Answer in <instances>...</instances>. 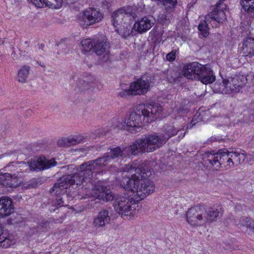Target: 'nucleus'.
Wrapping results in <instances>:
<instances>
[{
  "instance_id": "obj_1",
  "label": "nucleus",
  "mask_w": 254,
  "mask_h": 254,
  "mask_svg": "<svg viewBox=\"0 0 254 254\" xmlns=\"http://www.w3.org/2000/svg\"><path fill=\"white\" fill-rule=\"evenodd\" d=\"M99 158L80 165L77 171L72 174L62 177L55 183L51 193H55V204L59 206L64 205V197L65 190L71 187L73 189L83 188L84 184L90 183L92 180L93 171L103 167Z\"/></svg>"
},
{
  "instance_id": "obj_2",
  "label": "nucleus",
  "mask_w": 254,
  "mask_h": 254,
  "mask_svg": "<svg viewBox=\"0 0 254 254\" xmlns=\"http://www.w3.org/2000/svg\"><path fill=\"white\" fill-rule=\"evenodd\" d=\"M57 164L55 159L48 160L45 157L32 158L27 163L12 162L0 170V183L6 188H16L22 182L23 172L47 169L55 166Z\"/></svg>"
},
{
  "instance_id": "obj_3",
  "label": "nucleus",
  "mask_w": 254,
  "mask_h": 254,
  "mask_svg": "<svg viewBox=\"0 0 254 254\" xmlns=\"http://www.w3.org/2000/svg\"><path fill=\"white\" fill-rule=\"evenodd\" d=\"M149 171L148 162L142 163L137 167L133 164L126 165L124 168V171L131 174V177L124 178L121 182V186L129 193H131L133 197L143 199L155 190L153 182L143 179L148 176Z\"/></svg>"
},
{
  "instance_id": "obj_4",
  "label": "nucleus",
  "mask_w": 254,
  "mask_h": 254,
  "mask_svg": "<svg viewBox=\"0 0 254 254\" xmlns=\"http://www.w3.org/2000/svg\"><path fill=\"white\" fill-rule=\"evenodd\" d=\"M166 142L160 134L154 133L137 140L131 145L123 148L118 146L110 148L104 155L99 157L104 166L112 160L126 157L130 155H137L139 153L151 152L160 148Z\"/></svg>"
},
{
  "instance_id": "obj_5",
  "label": "nucleus",
  "mask_w": 254,
  "mask_h": 254,
  "mask_svg": "<svg viewBox=\"0 0 254 254\" xmlns=\"http://www.w3.org/2000/svg\"><path fill=\"white\" fill-rule=\"evenodd\" d=\"M131 193L120 195L115 199L114 209L124 219H129L134 217L138 212V205L137 201Z\"/></svg>"
},
{
  "instance_id": "obj_6",
  "label": "nucleus",
  "mask_w": 254,
  "mask_h": 254,
  "mask_svg": "<svg viewBox=\"0 0 254 254\" xmlns=\"http://www.w3.org/2000/svg\"><path fill=\"white\" fill-rule=\"evenodd\" d=\"M79 25L83 28L100 22L103 18V13L94 8H88L78 13L76 16Z\"/></svg>"
},
{
  "instance_id": "obj_7",
  "label": "nucleus",
  "mask_w": 254,
  "mask_h": 254,
  "mask_svg": "<svg viewBox=\"0 0 254 254\" xmlns=\"http://www.w3.org/2000/svg\"><path fill=\"white\" fill-rule=\"evenodd\" d=\"M193 80H199L205 84L211 83L215 81V77L213 71L207 65L193 62Z\"/></svg>"
},
{
  "instance_id": "obj_8",
  "label": "nucleus",
  "mask_w": 254,
  "mask_h": 254,
  "mask_svg": "<svg viewBox=\"0 0 254 254\" xmlns=\"http://www.w3.org/2000/svg\"><path fill=\"white\" fill-rule=\"evenodd\" d=\"M142 114L136 112H132L128 117L123 120L121 125L119 127H124L132 133L139 131L142 126L146 124L144 122V120L142 121Z\"/></svg>"
},
{
  "instance_id": "obj_9",
  "label": "nucleus",
  "mask_w": 254,
  "mask_h": 254,
  "mask_svg": "<svg viewBox=\"0 0 254 254\" xmlns=\"http://www.w3.org/2000/svg\"><path fill=\"white\" fill-rule=\"evenodd\" d=\"M136 110H141V114L144 119V122L149 123L153 121L161 114L162 109L158 103L139 105L136 107Z\"/></svg>"
},
{
  "instance_id": "obj_10",
  "label": "nucleus",
  "mask_w": 254,
  "mask_h": 254,
  "mask_svg": "<svg viewBox=\"0 0 254 254\" xmlns=\"http://www.w3.org/2000/svg\"><path fill=\"white\" fill-rule=\"evenodd\" d=\"M219 14V17H214V14H208L205 16V20L200 22L198 26V29L203 37H206L209 35V24H210L213 27H217L219 23L223 22L225 20L224 13L221 11Z\"/></svg>"
},
{
  "instance_id": "obj_11",
  "label": "nucleus",
  "mask_w": 254,
  "mask_h": 254,
  "mask_svg": "<svg viewBox=\"0 0 254 254\" xmlns=\"http://www.w3.org/2000/svg\"><path fill=\"white\" fill-rule=\"evenodd\" d=\"M204 207L202 206H196L190 208L186 213L188 223L191 226H203L205 224L204 213Z\"/></svg>"
},
{
  "instance_id": "obj_12",
  "label": "nucleus",
  "mask_w": 254,
  "mask_h": 254,
  "mask_svg": "<svg viewBox=\"0 0 254 254\" xmlns=\"http://www.w3.org/2000/svg\"><path fill=\"white\" fill-rule=\"evenodd\" d=\"M246 79L243 76H236L234 77L224 80L221 85L222 88H220L219 91L223 94H230L234 92L239 91L240 87H242L245 83Z\"/></svg>"
},
{
  "instance_id": "obj_13",
  "label": "nucleus",
  "mask_w": 254,
  "mask_h": 254,
  "mask_svg": "<svg viewBox=\"0 0 254 254\" xmlns=\"http://www.w3.org/2000/svg\"><path fill=\"white\" fill-rule=\"evenodd\" d=\"M223 157V150H220L218 152L214 151L205 152L202 155V159L205 165L208 163L215 170H218L222 165L225 166V162Z\"/></svg>"
},
{
  "instance_id": "obj_14",
  "label": "nucleus",
  "mask_w": 254,
  "mask_h": 254,
  "mask_svg": "<svg viewBox=\"0 0 254 254\" xmlns=\"http://www.w3.org/2000/svg\"><path fill=\"white\" fill-rule=\"evenodd\" d=\"M110 44L107 38L103 36L94 38V52L98 56H102L103 60L107 61L110 59Z\"/></svg>"
},
{
  "instance_id": "obj_15",
  "label": "nucleus",
  "mask_w": 254,
  "mask_h": 254,
  "mask_svg": "<svg viewBox=\"0 0 254 254\" xmlns=\"http://www.w3.org/2000/svg\"><path fill=\"white\" fill-rule=\"evenodd\" d=\"M224 159L225 168L226 170H229L233 168L235 165L240 164L244 161L246 157L243 153H239L237 151L229 152L227 150H223V157Z\"/></svg>"
},
{
  "instance_id": "obj_16",
  "label": "nucleus",
  "mask_w": 254,
  "mask_h": 254,
  "mask_svg": "<svg viewBox=\"0 0 254 254\" xmlns=\"http://www.w3.org/2000/svg\"><path fill=\"white\" fill-rule=\"evenodd\" d=\"M151 85V77L143 76L136 81L130 84V88L133 95H143L149 90Z\"/></svg>"
},
{
  "instance_id": "obj_17",
  "label": "nucleus",
  "mask_w": 254,
  "mask_h": 254,
  "mask_svg": "<svg viewBox=\"0 0 254 254\" xmlns=\"http://www.w3.org/2000/svg\"><path fill=\"white\" fill-rule=\"evenodd\" d=\"M155 22V19L152 16H144L134 23L133 28L139 33H143L149 30L154 25Z\"/></svg>"
},
{
  "instance_id": "obj_18",
  "label": "nucleus",
  "mask_w": 254,
  "mask_h": 254,
  "mask_svg": "<svg viewBox=\"0 0 254 254\" xmlns=\"http://www.w3.org/2000/svg\"><path fill=\"white\" fill-rule=\"evenodd\" d=\"M14 207L11 198L8 197L0 198V218L9 216L14 212Z\"/></svg>"
},
{
  "instance_id": "obj_19",
  "label": "nucleus",
  "mask_w": 254,
  "mask_h": 254,
  "mask_svg": "<svg viewBox=\"0 0 254 254\" xmlns=\"http://www.w3.org/2000/svg\"><path fill=\"white\" fill-rule=\"evenodd\" d=\"M131 7H127V8H122L115 11L112 15V23L114 27L122 24L124 20H126L128 16V15H132L131 12Z\"/></svg>"
},
{
  "instance_id": "obj_20",
  "label": "nucleus",
  "mask_w": 254,
  "mask_h": 254,
  "mask_svg": "<svg viewBox=\"0 0 254 254\" xmlns=\"http://www.w3.org/2000/svg\"><path fill=\"white\" fill-rule=\"evenodd\" d=\"M84 198L92 196L99 199L109 201L112 200L114 197L113 194L110 190H106L102 188L101 190L98 189L91 190L90 194H86Z\"/></svg>"
},
{
  "instance_id": "obj_21",
  "label": "nucleus",
  "mask_w": 254,
  "mask_h": 254,
  "mask_svg": "<svg viewBox=\"0 0 254 254\" xmlns=\"http://www.w3.org/2000/svg\"><path fill=\"white\" fill-rule=\"evenodd\" d=\"M222 210L221 206L217 205L216 207L210 208L204 213L205 224L206 223H212L216 221L217 219L221 216Z\"/></svg>"
},
{
  "instance_id": "obj_22",
  "label": "nucleus",
  "mask_w": 254,
  "mask_h": 254,
  "mask_svg": "<svg viewBox=\"0 0 254 254\" xmlns=\"http://www.w3.org/2000/svg\"><path fill=\"white\" fill-rule=\"evenodd\" d=\"M85 138L82 135H74L60 139L58 144L61 147H67L76 145L84 141Z\"/></svg>"
},
{
  "instance_id": "obj_23",
  "label": "nucleus",
  "mask_w": 254,
  "mask_h": 254,
  "mask_svg": "<svg viewBox=\"0 0 254 254\" xmlns=\"http://www.w3.org/2000/svg\"><path fill=\"white\" fill-rule=\"evenodd\" d=\"M15 243V240L13 237L7 233L0 224V247L7 248Z\"/></svg>"
},
{
  "instance_id": "obj_24",
  "label": "nucleus",
  "mask_w": 254,
  "mask_h": 254,
  "mask_svg": "<svg viewBox=\"0 0 254 254\" xmlns=\"http://www.w3.org/2000/svg\"><path fill=\"white\" fill-rule=\"evenodd\" d=\"M110 220L111 218L108 211L103 210L100 211L97 216L94 218L93 224L95 227L100 228L109 224Z\"/></svg>"
},
{
  "instance_id": "obj_25",
  "label": "nucleus",
  "mask_w": 254,
  "mask_h": 254,
  "mask_svg": "<svg viewBox=\"0 0 254 254\" xmlns=\"http://www.w3.org/2000/svg\"><path fill=\"white\" fill-rule=\"evenodd\" d=\"M242 49L245 56H254V38L247 37L244 42Z\"/></svg>"
},
{
  "instance_id": "obj_26",
  "label": "nucleus",
  "mask_w": 254,
  "mask_h": 254,
  "mask_svg": "<svg viewBox=\"0 0 254 254\" xmlns=\"http://www.w3.org/2000/svg\"><path fill=\"white\" fill-rule=\"evenodd\" d=\"M30 67L28 65L22 66L18 70L16 79L21 83H25L30 73Z\"/></svg>"
},
{
  "instance_id": "obj_27",
  "label": "nucleus",
  "mask_w": 254,
  "mask_h": 254,
  "mask_svg": "<svg viewBox=\"0 0 254 254\" xmlns=\"http://www.w3.org/2000/svg\"><path fill=\"white\" fill-rule=\"evenodd\" d=\"M180 130V129H177L173 126H170L165 127L163 132L160 134L161 137H163L166 142L170 138L176 135Z\"/></svg>"
},
{
  "instance_id": "obj_28",
  "label": "nucleus",
  "mask_w": 254,
  "mask_h": 254,
  "mask_svg": "<svg viewBox=\"0 0 254 254\" xmlns=\"http://www.w3.org/2000/svg\"><path fill=\"white\" fill-rule=\"evenodd\" d=\"M241 2L244 10L254 17V0H241Z\"/></svg>"
},
{
  "instance_id": "obj_29",
  "label": "nucleus",
  "mask_w": 254,
  "mask_h": 254,
  "mask_svg": "<svg viewBox=\"0 0 254 254\" xmlns=\"http://www.w3.org/2000/svg\"><path fill=\"white\" fill-rule=\"evenodd\" d=\"M182 73V74L187 78L193 80V77H194L193 62L185 65L183 68Z\"/></svg>"
},
{
  "instance_id": "obj_30",
  "label": "nucleus",
  "mask_w": 254,
  "mask_h": 254,
  "mask_svg": "<svg viewBox=\"0 0 254 254\" xmlns=\"http://www.w3.org/2000/svg\"><path fill=\"white\" fill-rule=\"evenodd\" d=\"M124 24L125 25L123 26V28H120L117 31L122 37L126 38L132 34L133 28V27L131 28L130 25H128L127 24L125 23Z\"/></svg>"
},
{
  "instance_id": "obj_31",
  "label": "nucleus",
  "mask_w": 254,
  "mask_h": 254,
  "mask_svg": "<svg viewBox=\"0 0 254 254\" xmlns=\"http://www.w3.org/2000/svg\"><path fill=\"white\" fill-rule=\"evenodd\" d=\"M254 221L251 220L250 218L246 217H242L238 221L235 222V225L240 226H245L247 228H251L252 223Z\"/></svg>"
},
{
  "instance_id": "obj_32",
  "label": "nucleus",
  "mask_w": 254,
  "mask_h": 254,
  "mask_svg": "<svg viewBox=\"0 0 254 254\" xmlns=\"http://www.w3.org/2000/svg\"><path fill=\"white\" fill-rule=\"evenodd\" d=\"M44 4L52 8H60L63 5V0H44Z\"/></svg>"
},
{
  "instance_id": "obj_33",
  "label": "nucleus",
  "mask_w": 254,
  "mask_h": 254,
  "mask_svg": "<svg viewBox=\"0 0 254 254\" xmlns=\"http://www.w3.org/2000/svg\"><path fill=\"white\" fill-rule=\"evenodd\" d=\"M81 44L85 51H90L94 49V38L85 39L81 41Z\"/></svg>"
},
{
  "instance_id": "obj_34",
  "label": "nucleus",
  "mask_w": 254,
  "mask_h": 254,
  "mask_svg": "<svg viewBox=\"0 0 254 254\" xmlns=\"http://www.w3.org/2000/svg\"><path fill=\"white\" fill-rule=\"evenodd\" d=\"M182 78L181 73L176 70L170 71L168 74V78L170 82L181 81Z\"/></svg>"
},
{
  "instance_id": "obj_35",
  "label": "nucleus",
  "mask_w": 254,
  "mask_h": 254,
  "mask_svg": "<svg viewBox=\"0 0 254 254\" xmlns=\"http://www.w3.org/2000/svg\"><path fill=\"white\" fill-rule=\"evenodd\" d=\"M220 5H221L220 3H217V6L215 7V8L214 9V10L212 12H211L209 14H214V15H213V16H214V17H219V13H220V12L222 11L224 14L225 20L226 19L225 13L222 9L223 7L222 8H221Z\"/></svg>"
},
{
  "instance_id": "obj_36",
  "label": "nucleus",
  "mask_w": 254,
  "mask_h": 254,
  "mask_svg": "<svg viewBox=\"0 0 254 254\" xmlns=\"http://www.w3.org/2000/svg\"><path fill=\"white\" fill-rule=\"evenodd\" d=\"M119 95L122 97H126L129 95H133V91L130 88V86L128 89H124L119 93Z\"/></svg>"
},
{
  "instance_id": "obj_37",
  "label": "nucleus",
  "mask_w": 254,
  "mask_h": 254,
  "mask_svg": "<svg viewBox=\"0 0 254 254\" xmlns=\"http://www.w3.org/2000/svg\"><path fill=\"white\" fill-rule=\"evenodd\" d=\"M29 2L34 4L38 7H43L44 5V0H28Z\"/></svg>"
},
{
  "instance_id": "obj_38",
  "label": "nucleus",
  "mask_w": 254,
  "mask_h": 254,
  "mask_svg": "<svg viewBox=\"0 0 254 254\" xmlns=\"http://www.w3.org/2000/svg\"><path fill=\"white\" fill-rule=\"evenodd\" d=\"M107 131L102 128H98L94 131V133L96 136H99L101 134H106Z\"/></svg>"
},
{
  "instance_id": "obj_39",
  "label": "nucleus",
  "mask_w": 254,
  "mask_h": 254,
  "mask_svg": "<svg viewBox=\"0 0 254 254\" xmlns=\"http://www.w3.org/2000/svg\"><path fill=\"white\" fill-rule=\"evenodd\" d=\"M167 59L169 61H173L176 58L175 53L172 52L168 53L166 56Z\"/></svg>"
},
{
  "instance_id": "obj_40",
  "label": "nucleus",
  "mask_w": 254,
  "mask_h": 254,
  "mask_svg": "<svg viewBox=\"0 0 254 254\" xmlns=\"http://www.w3.org/2000/svg\"><path fill=\"white\" fill-rule=\"evenodd\" d=\"M251 228L250 229H253L254 231V221L252 223V225H251Z\"/></svg>"
},
{
  "instance_id": "obj_41",
  "label": "nucleus",
  "mask_w": 254,
  "mask_h": 254,
  "mask_svg": "<svg viewBox=\"0 0 254 254\" xmlns=\"http://www.w3.org/2000/svg\"><path fill=\"white\" fill-rule=\"evenodd\" d=\"M84 84H85L86 85H88L89 82H85V81H82Z\"/></svg>"
},
{
  "instance_id": "obj_42",
  "label": "nucleus",
  "mask_w": 254,
  "mask_h": 254,
  "mask_svg": "<svg viewBox=\"0 0 254 254\" xmlns=\"http://www.w3.org/2000/svg\"><path fill=\"white\" fill-rule=\"evenodd\" d=\"M225 0H220V1H219V2H218L217 3H220L221 4V1H224Z\"/></svg>"
},
{
  "instance_id": "obj_43",
  "label": "nucleus",
  "mask_w": 254,
  "mask_h": 254,
  "mask_svg": "<svg viewBox=\"0 0 254 254\" xmlns=\"http://www.w3.org/2000/svg\"><path fill=\"white\" fill-rule=\"evenodd\" d=\"M82 89H83V90H84V89H85V86H83V87H82Z\"/></svg>"
},
{
  "instance_id": "obj_44",
  "label": "nucleus",
  "mask_w": 254,
  "mask_h": 254,
  "mask_svg": "<svg viewBox=\"0 0 254 254\" xmlns=\"http://www.w3.org/2000/svg\"><path fill=\"white\" fill-rule=\"evenodd\" d=\"M185 132L184 133V134H183L182 137H183L185 136Z\"/></svg>"
}]
</instances>
